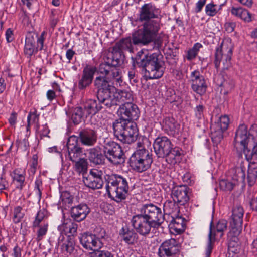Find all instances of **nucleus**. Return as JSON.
<instances>
[{"instance_id": "1", "label": "nucleus", "mask_w": 257, "mask_h": 257, "mask_svg": "<svg viewBox=\"0 0 257 257\" xmlns=\"http://www.w3.org/2000/svg\"><path fill=\"white\" fill-rule=\"evenodd\" d=\"M159 9L152 3H145L140 8L138 20L143 22L141 28L133 33V41L135 45L146 46L154 43V49L159 50L162 45L160 37H157L161 28L158 18Z\"/></svg>"}, {"instance_id": "2", "label": "nucleus", "mask_w": 257, "mask_h": 257, "mask_svg": "<svg viewBox=\"0 0 257 257\" xmlns=\"http://www.w3.org/2000/svg\"><path fill=\"white\" fill-rule=\"evenodd\" d=\"M162 56L157 53L149 54L143 50L138 52L135 57H132L133 66L144 71V77L147 79L161 78L164 74V62Z\"/></svg>"}, {"instance_id": "3", "label": "nucleus", "mask_w": 257, "mask_h": 257, "mask_svg": "<svg viewBox=\"0 0 257 257\" xmlns=\"http://www.w3.org/2000/svg\"><path fill=\"white\" fill-rule=\"evenodd\" d=\"M109 77L98 76L94 82V86L97 89V98L90 99L85 104V110L88 114H95L99 111H106V106L111 98L115 88L110 84Z\"/></svg>"}, {"instance_id": "4", "label": "nucleus", "mask_w": 257, "mask_h": 257, "mask_svg": "<svg viewBox=\"0 0 257 257\" xmlns=\"http://www.w3.org/2000/svg\"><path fill=\"white\" fill-rule=\"evenodd\" d=\"M131 178L119 175H113L109 178L106 189L110 198L119 203L124 200L129 190Z\"/></svg>"}, {"instance_id": "5", "label": "nucleus", "mask_w": 257, "mask_h": 257, "mask_svg": "<svg viewBox=\"0 0 257 257\" xmlns=\"http://www.w3.org/2000/svg\"><path fill=\"white\" fill-rule=\"evenodd\" d=\"M257 143V125H252L249 130L245 124H241L237 128L234 137V145L237 149L245 151L251 149Z\"/></svg>"}, {"instance_id": "6", "label": "nucleus", "mask_w": 257, "mask_h": 257, "mask_svg": "<svg viewBox=\"0 0 257 257\" xmlns=\"http://www.w3.org/2000/svg\"><path fill=\"white\" fill-rule=\"evenodd\" d=\"M114 136L123 143L134 142L138 135L137 125L133 122L116 120L113 123Z\"/></svg>"}, {"instance_id": "7", "label": "nucleus", "mask_w": 257, "mask_h": 257, "mask_svg": "<svg viewBox=\"0 0 257 257\" xmlns=\"http://www.w3.org/2000/svg\"><path fill=\"white\" fill-rule=\"evenodd\" d=\"M170 140L167 137H158L153 143L154 152L158 158H168L178 160L181 155V150L178 147L173 148Z\"/></svg>"}, {"instance_id": "8", "label": "nucleus", "mask_w": 257, "mask_h": 257, "mask_svg": "<svg viewBox=\"0 0 257 257\" xmlns=\"http://www.w3.org/2000/svg\"><path fill=\"white\" fill-rule=\"evenodd\" d=\"M152 155L145 148L137 149L129 159L130 166L136 172L142 173L151 167Z\"/></svg>"}, {"instance_id": "9", "label": "nucleus", "mask_w": 257, "mask_h": 257, "mask_svg": "<svg viewBox=\"0 0 257 257\" xmlns=\"http://www.w3.org/2000/svg\"><path fill=\"white\" fill-rule=\"evenodd\" d=\"M103 152L105 158L114 165L121 164L125 162V155L120 146L116 142H105Z\"/></svg>"}, {"instance_id": "10", "label": "nucleus", "mask_w": 257, "mask_h": 257, "mask_svg": "<svg viewBox=\"0 0 257 257\" xmlns=\"http://www.w3.org/2000/svg\"><path fill=\"white\" fill-rule=\"evenodd\" d=\"M46 34L43 31L40 36L34 33L29 32L25 39L24 53L29 57L36 53L38 50H42L44 41V36Z\"/></svg>"}, {"instance_id": "11", "label": "nucleus", "mask_w": 257, "mask_h": 257, "mask_svg": "<svg viewBox=\"0 0 257 257\" xmlns=\"http://www.w3.org/2000/svg\"><path fill=\"white\" fill-rule=\"evenodd\" d=\"M140 214L159 227L165 219V215L160 208L153 204H145L140 209Z\"/></svg>"}, {"instance_id": "12", "label": "nucleus", "mask_w": 257, "mask_h": 257, "mask_svg": "<svg viewBox=\"0 0 257 257\" xmlns=\"http://www.w3.org/2000/svg\"><path fill=\"white\" fill-rule=\"evenodd\" d=\"M229 122L228 116L223 115L211 124V137L214 144L217 145L221 142L223 137V132L228 128Z\"/></svg>"}, {"instance_id": "13", "label": "nucleus", "mask_w": 257, "mask_h": 257, "mask_svg": "<svg viewBox=\"0 0 257 257\" xmlns=\"http://www.w3.org/2000/svg\"><path fill=\"white\" fill-rule=\"evenodd\" d=\"M131 223L136 232L144 236L148 235L150 233L152 228H156L159 227L158 226L140 214L133 216Z\"/></svg>"}, {"instance_id": "14", "label": "nucleus", "mask_w": 257, "mask_h": 257, "mask_svg": "<svg viewBox=\"0 0 257 257\" xmlns=\"http://www.w3.org/2000/svg\"><path fill=\"white\" fill-rule=\"evenodd\" d=\"M227 221L225 219L219 220L215 227L213 228V221H211L210 224V230L208 235V242L206 249V257H210L212 252L213 244L215 240V236L217 233H220V237L223 235V232L227 230Z\"/></svg>"}, {"instance_id": "15", "label": "nucleus", "mask_w": 257, "mask_h": 257, "mask_svg": "<svg viewBox=\"0 0 257 257\" xmlns=\"http://www.w3.org/2000/svg\"><path fill=\"white\" fill-rule=\"evenodd\" d=\"M139 110L138 106L132 102H125L121 104L117 110V114L119 118L117 120L133 122L139 117Z\"/></svg>"}, {"instance_id": "16", "label": "nucleus", "mask_w": 257, "mask_h": 257, "mask_svg": "<svg viewBox=\"0 0 257 257\" xmlns=\"http://www.w3.org/2000/svg\"><path fill=\"white\" fill-rule=\"evenodd\" d=\"M111 97L106 106V111L108 110H115L117 106L120 105L121 103L131 102L133 100L132 92L126 90H116Z\"/></svg>"}, {"instance_id": "17", "label": "nucleus", "mask_w": 257, "mask_h": 257, "mask_svg": "<svg viewBox=\"0 0 257 257\" xmlns=\"http://www.w3.org/2000/svg\"><path fill=\"white\" fill-rule=\"evenodd\" d=\"M103 173L97 169H91L87 176L83 175V182L85 186L93 190L102 188L103 181L102 176Z\"/></svg>"}, {"instance_id": "18", "label": "nucleus", "mask_w": 257, "mask_h": 257, "mask_svg": "<svg viewBox=\"0 0 257 257\" xmlns=\"http://www.w3.org/2000/svg\"><path fill=\"white\" fill-rule=\"evenodd\" d=\"M97 68L96 67L87 65L82 70L78 81V88L80 90H85L92 83L94 76Z\"/></svg>"}, {"instance_id": "19", "label": "nucleus", "mask_w": 257, "mask_h": 257, "mask_svg": "<svg viewBox=\"0 0 257 257\" xmlns=\"http://www.w3.org/2000/svg\"><path fill=\"white\" fill-rule=\"evenodd\" d=\"M189 188L186 185H178L173 187L171 197L180 205H184L189 200Z\"/></svg>"}, {"instance_id": "20", "label": "nucleus", "mask_w": 257, "mask_h": 257, "mask_svg": "<svg viewBox=\"0 0 257 257\" xmlns=\"http://www.w3.org/2000/svg\"><path fill=\"white\" fill-rule=\"evenodd\" d=\"M180 246L178 241L171 238L163 242L159 249L160 257H172L179 252Z\"/></svg>"}, {"instance_id": "21", "label": "nucleus", "mask_w": 257, "mask_h": 257, "mask_svg": "<svg viewBox=\"0 0 257 257\" xmlns=\"http://www.w3.org/2000/svg\"><path fill=\"white\" fill-rule=\"evenodd\" d=\"M68 154L67 157L72 162L83 158V151L78 145V138L72 136L68 139L67 144Z\"/></svg>"}, {"instance_id": "22", "label": "nucleus", "mask_w": 257, "mask_h": 257, "mask_svg": "<svg viewBox=\"0 0 257 257\" xmlns=\"http://www.w3.org/2000/svg\"><path fill=\"white\" fill-rule=\"evenodd\" d=\"M79 239L81 245L86 249L96 251L101 248V243L95 238L93 234L85 232L80 234Z\"/></svg>"}, {"instance_id": "23", "label": "nucleus", "mask_w": 257, "mask_h": 257, "mask_svg": "<svg viewBox=\"0 0 257 257\" xmlns=\"http://www.w3.org/2000/svg\"><path fill=\"white\" fill-rule=\"evenodd\" d=\"M104 56L106 59V63L111 64L114 67L122 65L125 59L123 52L119 49H115L114 46L110 48Z\"/></svg>"}, {"instance_id": "24", "label": "nucleus", "mask_w": 257, "mask_h": 257, "mask_svg": "<svg viewBox=\"0 0 257 257\" xmlns=\"http://www.w3.org/2000/svg\"><path fill=\"white\" fill-rule=\"evenodd\" d=\"M78 141L83 145L91 146L96 142L97 135L96 132L91 128L82 129L79 132Z\"/></svg>"}, {"instance_id": "25", "label": "nucleus", "mask_w": 257, "mask_h": 257, "mask_svg": "<svg viewBox=\"0 0 257 257\" xmlns=\"http://www.w3.org/2000/svg\"><path fill=\"white\" fill-rule=\"evenodd\" d=\"M222 44L216 48L215 54V59L214 60V64L216 68L219 67L221 60L222 61L223 64V69H227L231 66V59L232 55V49H229L227 51V55H223Z\"/></svg>"}, {"instance_id": "26", "label": "nucleus", "mask_w": 257, "mask_h": 257, "mask_svg": "<svg viewBox=\"0 0 257 257\" xmlns=\"http://www.w3.org/2000/svg\"><path fill=\"white\" fill-rule=\"evenodd\" d=\"M90 212V209L88 205L85 203H81L72 207L70 214L74 220L79 222L84 220Z\"/></svg>"}, {"instance_id": "27", "label": "nucleus", "mask_w": 257, "mask_h": 257, "mask_svg": "<svg viewBox=\"0 0 257 257\" xmlns=\"http://www.w3.org/2000/svg\"><path fill=\"white\" fill-rule=\"evenodd\" d=\"M216 84L222 87L221 91H224V94H228L234 87V80L227 75L223 74H218L215 79Z\"/></svg>"}, {"instance_id": "28", "label": "nucleus", "mask_w": 257, "mask_h": 257, "mask_svg": "<svg viewBox=\"0 0 257 257\" xmlns=\"http://www.w3.org/2000/svg\"><path fill=\"white\" fill-rule=\"evenodd\" d=\"M162 128L169 135L175 136L178 134L180 130V125L175 119L170 116L164 118L161 122Z\"/></svg>"}, {"instance_id": "29", "label": "nucleus", "mask_w": 257, "mask_h": 257, "mask_svg": "<svg viewBox=\"0 0 257 257\" xmlns=\"http://www.w3.org/2000/svg\"><path fill=\"white\" fill-rule=\"evenodd\" d=\"M119 235L122 240L128 245H134L138 240L137 232L127 226L123 227L119 230Z\"/></svg>"}, {"instance_id": "30", "label": "nucleus", "mask_w": 257, "mask_h": 257, "mask_svg": "<svg viewBox=\"0 0 257 257\" xmlns=\"http://www.w3.org/2000/svg\"><path fill=\"white\" fill-rule=\"evenodd\" d=\"M233 231H230L228 233V249L229 252L235 254L238 253L239 250V239L238 236Z\"/></svg>"}, {"instance_id": "31", "label": "nucleus", "mask_w": 257, "mask_h": 257, "mask_svg": "<svg viewBox=\"0 0 257 257\" xmlns=\"http://www.w3.org/2000/svg\"><path fill=\"white\" fill-rule=\"evenodd\" d=\"M133 44L135 45L133 41V35L132 37H128L121 39L116 43L114 47L115 49H119L123 52V51H128L130 52H133Z\"/></svg>"}, {"instance_id": "32", "label": "nucleus", "mask_w": 257, "mask_h": 257, "mask_svg": "<svg viewBox=\"0 0 257 257\" xmlns=\"http://www.w3.org/2000/svg\"><path fill=\"white\" fill-rule=\"evenodd\" d=\"M88 158L91 163L100 165L104 163L105 157L99 150L92 148L89 150Z\"/></svg>"}, {"instance_id": "33", "label": "nucleus", "mask_w": 257, "mask_h": 257, "mask_svg": "<svg viewBox=\"0 0 257 257\" xmlns=\"http://www.w3.org/2000/svg\"><path fill=\"white\" fill-rule=\"evenodd\" d=\"M250 163L247 171V182L250 186H253L256 182L257 179V162L252 161L249 160Z\"/></svg>"}, {"instance_id": "34", "label": "nucleus", "mask_w": 257, "mask_h": 257, "mask_svg": "<svg viewBox=\"0 0 257 257\" xmlns=\"http://www.w3.org/2000/svg\"><path fill=\"white\" fill-rule=\"evenodd\" d=\"M11 176L16 188L22 190L26 184L25 173H20L18 169H15L13 171Z\"/></svg>"}, {"instance_id": "35", "label": "nucleus", "mask_w": 257, "mask_h": 257, "mask_svg": "<svg viewBox=\"0 0 257 257\" xmlns=\"http://www.w3.org/2000/svg\"><path fill=\"white\" fill-rule=\"evenodd\" d=\"M58 229L62 232H64L65 235L69 234L68 236H71L74 237L77 234L78 229V224L74 222L69 221V222L64 223L61 225L59 226Z\"/></svg>"}, {"instance_id": "36", "label": "nucleus", "mask_w": 257, "mask_h": 257, "mask_svg": "<svg viewBox=\"0 0 257 257\" xmlns=\"http://www.w3.org/2000/svg\"><path fill=\"white\" fill-rule=\"evenodd\" d=\"M191 87L194 92L200 96H202L206 93L208 86L206 81L204 78L191 84Z\"/></svg>"}, {"instance_id": "37", "label": "nucleus", "mask_w": 257, "mask_h": 257, "mask_svg": "<svg viewBox=\"0 0 257 257\" xmlns=\"http://www.w3.org/2000/svg\"><path fill=\"white\" fill-rule=\"evenodd\" d=\"M243 217L232 214L230 225L231 229L236 234H240L242 230Z\"/></svg>"}, {"instance_id": "38", "label": "nucleus", "mask_w": 257, "mask_h": 257, "mask_svg": "<svg viewBox=\"0 0 257 257\" xmlns=\"http://www.w3.org/2000/svg\"><path fill=\"white\" fill-rule=\"evenodd\" d=\"M75 242L74 237L71 236H67V239L61 245V247L63 251L71 254L75 250Z\"/></svg>"}, {"instance_id": "39", "label": "nucleus", "mask_w": 257, "mask_h": 257, "mask_svg": "<svg viewBox=\"0 0 257 257\" xmlns=\"http://www.w3.org/2000/svg\"><path fill=\"white\" fill-rule=\"evenodd\" d=\"M86 113V116L87 117L88 114L84 109V111L83 112V109L81 107H77L75 108L72 111L71 120L75 124H78L80 123L82 119V117L84 113ZM92 115L93 114H92Z\"/></svg>"}, {"instance_id": "40", "label": "nucleus", "mask_w": 257, "mask_h": 257, "mask_svg": "<svg viewBox=\"0 0 257 257\" xmlns=\"http://www.w3.org/2000/svg\"><path fill=\"white\" fill-rule=\"evenodd\" d=\"M75 163V171L79 174H82L83 176L85 175L88 169V162L86 159L83 158L81 159L74 161Z\"/></svg>"}, {"instance_id": "41", "label": "nucleus", "mask_w": 257, "mask_h": 257, "mask_svg": "<svg viewBox=\"0 0 257 257\" xmlns=\"http://www.w3.org/2000/svg\"><path fill=\"white\" fill-rule=\"evenodd\" d=\"M93 235L95 236L96 240L100 242L101 248L104 246L105 241L108 238V236L106 235L105 230L104 228L100 227L96 228Z\"/></svg>"}, {"instance_id": "42", "label": "nucleus", "mask_w": 257, "mask_h": 257, "mask_svg": "<svg viewBox=\"0 0 257 257\" xmlns=\"http://www.w3.org/2000/svg\"><path fill=\"white\" fill-rule=\"evenodd\" d=\"M179 205H180L173 200H167L164 204V211H166L167 213L171 214L178 210Z\"/></svg>"}, {"instance_id": "43", "label": "nucleus", "mask_w": 257, "mask_h": 257, "mask_svg": "<svg viewBox=\"0 0 257 257\" xmlns=\"http://www.w3.org/2000/svg\"><path fill=\"white\" fill-rule=\"evenodd\" d=\"M104 63H101L99 67V72L100 74L105 75L104 77H108L113 67L111 64L106 63V59L104 56Z\"/></svg>"}, {"instance_id": "44", "label": "nucleus", "mask_w": 257, "mask_h": 257, "mask_svg": "<svg viewBox=\"0 0 257 257\" xmlns=\"http://www.w3.org/2000/svg\"><path fill=\"white\" fill-rule=\"evenodd\" d=\"M36 227H38L36 240L39 242L42 240L43 237L46 234L48 229V224L47 223H43L39 225Z\"/></svg>"}, {"instance_id": "45", "label": "nucleus", "mask_w": 257, "mask_h": 257, "mask_svg": "<svg viewBox=\"0 0 257 257\" xmlns=\"http://www.w3.org/2000/svg\"><path fill=\"white\" fill-rule=\"evenodd\" d=\"M202 45L199 43H196L192 49L188 51L187 58L188 60H192L195 58L198 54L199 50L202 47Z\"/></svg>"}, {"instance_id": "46", "label": "nucleus", "mask_w": 257, "mask_h": 257, "mask_svg": "<svg viewBox=\"0 0 257 257\" xmlns=\"http://www.w3.org/2000/svg\"><path fill=\"white\" fill-rule=\"evenodd\" d=\"M22 208L20 206H17L14 209L13 221L15 223H19L23 218L24 213L22 212Z\"/></svg>"}, {"instance_id": "47", "label": "nucleus", "mask_w": 257, "mask_h": 257, "mask_svg": "<svg viewBox=\"0 0 257 257\" xmlns=\"http://www.w3.org/2000/svg\"><path fill=\"white\" fill-rule=\"evenodd\" d=\"M46 211L44 209L39 210L35 217V219L33 223V227H36L41 225L40 223L45 217Z\"/></svg>"}, {"instance_id": "48", "label": "nucleus", "mask_w": 257, "mask_h": 257, "mask_svg": "<svg viewBox=\"0 0 257 257\" xmlns=\"http://www.w3.org/2000/svg\"><path fill=\"white\" fill-rule=\"evenodd\" d=\"M245 177V171L242 168H238L235 170V174L233 177V179L237 181H244Z\"/></svg>"}, {"instance_id": "49", "label": "nucleus", "mask_w": 257, "mask_h": 257, "mask_svg": "<svg viewBox=\"0 0 257 257\" xmlns=\"http://www.w3.org/2000/svg\"><path fill=\"white\" fill-rule=\"evenodd\" d=\"M73 196L67 191H64L62 192L60 198L62 202L65 204H71L73 201Z\"/></svg>"}, {"instance_id": "50", "label": "nucleus", "mask_w": 257, "mask_h": 257, "mask_svg": "<svg viewBox=\"0 0 257 257\" xmlns=\"http://www.w3.org/2000/svg\"><path fill=\"white\" fill-rule=\"evenodd\" d=\"M39 121V115L37 114L36 111L30 112L27 117V130L29 129L32 122L38 123Z\"/></svg>"}, {"instance_id": "51", "label": "nucleus", "mask_w": 257, "mask_h": 257, "mask_svg": "<svg viewBox=\"0 0 257 257\" xmlns=\"http://www.w3.org/2000/svg\"><path fill=\"white\" fill-rule=\"evenodd\" d=\"M216 5L213 3H210L207 4L205 7V12L208 16L213 17L215 16L218 10L216 9Z\"/></svg>"}, {"instance_id": "52", "label": "nucleus", "mask_w": 257, "mask_h": 257, "mask_svg": "<svg viewBox=\"0 0 257 257\" xmlns=\"http://www.w3.org/2000/svg\"><path fill=\"white\" fill-rule=\"evenodd\" d=\"M221 189L225 191H231L233 189L235 183L230 182L226 180H222L219 182Z\"/></svg>"}, {"instance_id": "53", "label": "nucleus", "mask_w": 257, "mask_h": 257, "mask_svg": "<svg viewBox=\"0 0 257 257\" xmlns=\"http://www.w3.org/2000/svg\"><path fill=\"white\" fill-rule=\"evenodd\" d=\"M190 77H191V80H190L191 84L196 82L199 81V80H201L204 78V76L203 75H202L200 74V72L198 70H195V71L192 72L191 73Z\"/></svg>"}, {"instance_id": "54", "label": "nucleus", "mask_w": 257, "mask_h": 257, "mask_svg": "<svg viewBox=\"0 0 257 257\" xmlns=\"http://www.w3.org/2000/svg\"><path fill=\"white\" fill-rule=\"evenodd\" d=\"M204 110V106L203 105H198L194 108V113L196 117L200 119L203 117V112Z\"/></svg>"}, {"instance_id": "55", "label": "nucleus", "mask_w": 257, "mask_h": 257, "mask_svg": "<svg viewBox=\"0 0 257 257\" xmlns=\"http://www.w3.org/2000/svg\"><path fill=\"white\" fill-rule=\"evenodd\" d=\"M121 75V73L119 70L117 69L116 67H113L108 77H109V79L114 80L116 78L120 76Z\"/></svg>"}, {"instance_id": "56", "label": "nucleus", "mask_w": 257, "mask_h": 257, "mask_svg": "<svg viewBox=\"0 0 257 257\" xmlns=\"http://www.w3.org/2000/svg\"><path fill=\"white\" fill-rule=\"evenodd\" d=\"M232 213V214L233 215L243 217L244 214V210L241 206L237 205L233 208Z\"/></svg>"}, {"instance_id": "57", "label": "nucleus", "mask_w": 257, "mask_h": 257, "mask_svg": "<svg viewBox=\"0 0 257 257\" xmlns=\"http://www.w3.org/2000/svg\"><path fill=\"white\" fill-rule=\"evenodd\" d=\"M42 185V181L41 178L39 177L37 178L35 182V190H37V193L38 194L39 197H41L42 193L40 189V186Z\"/></svg>"}, {"instance_id": "58", "label": "nucleus", "mask_w": 257, "mask_h": 257, "mask_svg": "<svg viewBox=\"0 0 257 257\" xmlns=\"http://www.w3.org/2000/svg\"><path fill=\"white\" fill-rule=\"evenodd\" d=\"M170 225H172L171 228L173 230H174L175 231V232H176L178 234H181L184 231V230H185V226L184 225H181L174 224V223H170Z\"/></svg>"}, {"instance_id": "59", "label": "nucleus", "mask_w": 257, "mask_h": 257, "mask_svg": "<svg viewBox=\"0 0 257 257\" xmlns=\"http://www.w3.org/2000/svg\"><path fill=\"white\" fill-rule=\"evenodd\" d=\"M184 220V218L181 216H178L176 218L171 217V220L170 221V223L185 226Z\"/></svg>"}, {"instance_id": "60", "label": "nucleus", "mask_w": 257, "mask_h": 257, "mask_svg": "<svg viewBox=\"0 0 257 257\" xmlns=\"http://www.w3.org/2000/svg\"><path fill=\"white\" fill-rule=\"evenodd\" d=\"M244 9L241 7L236 8L233 7L231 10V13L232 15L240 18L241 14Z\"/></svg>"}, {"instance_id": "61", "label": "nucleus", "mask_w": 257, "mask_h": 257, "mask_svg": "<svg viewBox=\"0 0 257 257\" xmlns=\"http://www.w3.org/2000/svg\"><path fill=\"white\" fill-rule=\"evenodd\" d=\"M240 19L244 20L245 22H250L251 21V14L249 13V12L244 9L243 11V12L240 17Z\"/></svg>"}, {"instance_id": "62", "label": "nucleus", "mask_w": 257, "mask_h": 257, "mask_svg": "<svg viewBox=\"0 0 257 257\" xmlns=\"http://www.w3.org/2000/svg\"><path fill=\"white\" fill-rule=\"evenodd\" d=\"M50 132L48 126L45 124L42 126V128L38 133L41 136L42 139V137H48V135Z\"/></svg>"}, {"instance_id": "63", "label": "nucleus", "mask_w": 257, "mask_h": 257, "mask_svg": "<svg viewBox=\"0 0 257 257\" xmlns=\"http://www.w3.org/2000/svg\"><path fill=\"white\" fill-rule=\"evenodd\" d=\"M235 26L236 24L234 22H227L224 24L225 30L228 33L232 32L234 30Z\"/></svg>"}, {"instance_id": "64", "label": "nucleus", "mask_w": 257, "mask_h": 257, "mask_svg": "<svg viewBox=\"0 0 257 257\" xmlns=\"http://www.w3.org/2000/svg\"><path fill=\"white\" fill-rule=\"evenodd\" d=\"M97 257H114L111 252L107 250H101L98 251Z\"/></svg>"}]
</instances>
